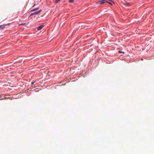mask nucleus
Segmentation results:
<instances>
[{
	"label": "nucleus",
	"mask_w": 154,
	"mask_h": 154,
	"mask_svg": "<svg viewBox=\"0 0 154 154\" xmlns=\"http://www.w3.org/2000/svg\"><path fill=\"white\" fill-rule=\"evenodd\" d=\"M41 11V10H40L39 11H35L32 14H31L30 15V16H32L35 15H37L39 13H40Z\"/></svg>",
	"instance_id": "nucleus-1"
},
{
	"label": "nucleus",
	"mask_w": 154,
	"mask_h": 154,
	"mask_svg": "<svg viewBox=\"0 0 154 154\" xmlns=\"http://www.w3.org/2000/svg\"><path fill=\"white\" fill-rule=\"evenodd\" d=\"M106 1H111V0H102L99 1L98 2L100 4H102L106 2Z\"/></svg>",
	"instance_id": "nucleus-2"
},
{
	"label": "nucleus",
	"mask_w": 154,
	"mask_h": 154,
	"mask_svg": "<svg viewBox=\"0 0 154 154\" xmlns=\"http://www.w3.org/2000/svg\"><path fill=\"white\" fill-rule=\"evenodd\" d=\"M44 26V25H41L40 26H38L37 27L38 30H39L41 29Z\"/></svg>",
	"instance_id": "nucleus-3"
},
{
	"label": "nucleus",
	"mask_w": 154,
	"mask_h": 154,
	"mask_svg": "<svg viewBox=\"0 0 154 154\" xmlns=\"http://www.w3.org/2000/svg\"><path fill=\"white\" fill-rule=\"evenodd\" d=\"M125 5H126L127 6H130L131 5L130 4V3L128 2H125Z\"/></svg>",
	"instance_id": "nucleus-4"
},
{
	"label": "nucleus",
	"mask_w": 154,
	"mask_h": 154,
	"mask_svg": "<svg viewBox=\"0 0 154 154\" xmlns=\"http://www.w3.org/2000/svg\"><path fill=\"white\" fill-rule=\"evenodd\" d=\"M1 97H2L1 98L2 99H4L8 98V97H5L4 95H2L0 96Z\"/></svg>",
	"instance_id": "nucleus-5"
},
{
	"label": "nucleus",
	"mask_w": 154,
	"mask_h": 154,
	"mask_svg": "<svg viewBox=\"0 0 154 154\" xmlns=\"http://www.w3.org/2000/svg\"><path fill=\"white\" fill-rule=\"evenodd\" d=\"M5 26H4V25L0 26V28H1V29H2L4 28Z\"/></svg>",
	"instance_id": "nucleus-6"
},
{
	"label": "nucleus",
	"mask_w": 154,
	"mask_h": 154,
	"mask_svg": "<svg viewBox=\"0 0 154 154\" xmlns=\"http://www.w3.org/2000/svg\"><path fill=\"white\" fill-rule=\"evenodd\" d=\"M109 1H111V2H113L112 1V0H111V1H106V2L109 3V4H110L111 5H112V4Z\"/></svg>",
	"instance_id": "nucleus-7"
},
{
	"label": "nucleus",
	"mask_w": 154,
	"mask_h": 154,
	"mask_svg": "<svg viewBox=\"0 0 154 154\" xmlns=\"http://www.w3.org/2000/svg\"><path fill=\"white\" fill-rule=\"evenodd\" d=\"M38 9V8L34 9L31 10V11H35Z\"/></svg>",
	"instance_id": "nucleus-8"
},
{
	"label": "nucleus",
	"mask_w": 154,
	"mask_h": 154,
	"mask_svg": "<svg viewBox=\"0 0 154 154\" xmlns=\"http://www.w3.org/2000/svg\"><path fill=\"white\" fill-rule=\"evenodd\" d=\"M74 2V0H69V2L70 3H72Z\"/></svg>",
	"instance_id": "nucleus-9"
},
{
	"label": "nucleus",
	"mask_w": 154,
	"mask_h": 154,
	"mask_svg": "<svg viewBox=\"0 0 154 154\" xmlns=\"http://www.w3.org/2000/svg\"><path fill=\"white\" fill-rule=\"evenodd\" d=\"M60 0H56L55 3H58Z\"/></svg>",
	"instance_id": "nucleus-10"
},
{
	"label": "nucleus",
	"mask_w": 154,
	"mask_h": 154,
	"mask_svg": "<svg viewBox=\"0 0 154 154\" xmlns=\"http://www.w3.org/2000/svg\"><path fill=\"white\" fill-rule=\"evenodd\" d=\"M25 23H21L20 24H19L20 25H25Z\"/></svg>",
	"instance_id": "nucleus-11"
},
{
	"label": "nucleus",
	"mask_w": 154,
	"mask_h": 154,
	"mask_svg": "<svg viewBox=\"0 0 154 154\" xmlns=\"http://www.w3.org/2000/svg\"><path fill=\"white\" fill-rule=\"evenodd\" d=\"M119 53H124V52L123 51H119Z\"/></svg>",
	"instance_id": "nucleus-12"
},
{
	"label": "nucleus",
	"mask_w": 154,
	"mask_h": 154,
	"mask_svg": "<svg viewBox=\"0 0 154 154\" xmlns=\"http://www.w3.org/2000/svg\"><path fill=\"white\" fill-rule=\"evenodd\" d=\"M35 82H32V83H31V84L32 85H33L34 83Z\"/></svg>",
	"instance_id": "nucleus-13"
},
{
	"label": "nucleus",
	"mask_w": 154,
	"mask_h": 154,
	"mask_svg": "<svg viewBox=\"0 0 154 154\" xmlns=\"http://www.w3.org/2000/svg\"><path fill=\"white\" fill-rule=\"evenodd\" d=\"M32 88L33 86H32Z\"/></svg>",
	"instance_id": "nucleus-14"
}]
</instances>
